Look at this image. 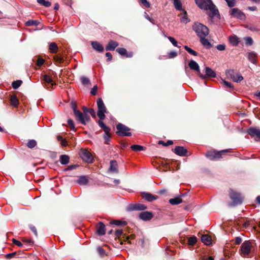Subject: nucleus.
I'll return each instance as SVG.
<instances>
[{
	"mask_svg": "<svg viewBox=\"0 0 260 260\" xmlns=\"http://www.w3.org/2000/svg\"><path fill=\"white\" fill-rule=\"evenodd\" d=\"M168 38L174 46L178 47V43L173 37H168Z\"/></svg>",
	"mask_w": 260,
	"mask_h": 260,
	"instance_id": "obj_47",
	"label": "nucleus"
},
{
	"mask_svg": "<svg viewBox=\"0 0 260 260\" xmlns=\"http://www.w3.org/2000/svg\"><path fill=\"white\" fill-rule=\"evenodd\" d=\"M139 217L143 220H148L151 219L153 217V214L150 212H142L140 213Z\"/></svg>",
	"mask_w": 260,
	"mask_h": 260,
	"instance_id": "obj_14",
	"label": "nucleus"
},
{
	"mask_svg": "<svg viewBox=\"0 0 260 260\" xmlns=\"http://www.w3.org/2000/svg\"><path fill=\"white\" fill-rule=\"evenodd\" d=\"M36 144H37L36 141L34 140H30L27 143V146L29 148H34L36 145Z\"/></svg>",
	"mask_w": 260,
	"mask_h": 260,
	"instance_id": "obj_43",
	"label": "nucleus"
},
{
	"mask_svg": "<svg viewBox=\"0 0 260 260\" xmlns=\"http://www.w3.org/2000/svg\"><path fill=\"white\" fill-rule=\"evenodd\" d=\"M198 242V239L195 236H192L188 238V244H196Z\"/></svg>",
	"mask_w": 260,
	"mask_h": 260,
	"instance_id": "obj_42",
	"label": "nucleus"
},
{
	"mask_svg": "<svg viewBox=\"0 0 260 260\" xmlns=\"http://www.w3.org/2000/svg\"><path fill=\"white\" fill-rule=\"evenodd\" d=\"M26 24L27 26H31V25H37V22L36 21L29 20L26 22Z\"/></svg>",
	"mask_w": 260,
	"mask_h": 260,
	"instance_id": "obj_56",
	"label": "nucleus"
},
{
	"mask_svg": "<svg viewBox=\"0 0 260 260\" xmlns=\"http://www.w3.org/2000/svg\"><path fill=\"white\" fill-rule=\"evenodd\" d=\"M245 43L247 45H251L253 43V40L250 37L245 38Z\"/></svg>",
	"mask_w": 260,
	"mask_h": 260,
	"instance_id": "obj_46",
	"label": "nucleus"
},
{
	"mask_svg": "<svg viewBox=\"0 0 260 260\" xmlns=\"http://www.w3.org/2000/svg\"><path fill=\"white\" fill-rule=\"evenodd\" d=\"M248 133L251 136H255L260 139V130L259 129L251 127L248 129Z\"/></svg>",
	"mask_w": 260,
	"mask_h": 260,
	"instance_id": "obj_18",
	"label": "nucleus"
},
{
	"mask_svg": "<svg viewBox=\"0 0 260 260\" xmlns=\"http://www.w3.org/2000/svg\"><path fill=\"white\" fill-rule=\"evenodd\" d=\"M131 149L135 151H140L144 150L142 146L139 145H134L131 147Z\"/></svg>",
	"mask_w": 260,
	"mask_h": 260,
	"instance_id": "obj_35",
	"label": "nucleus"
},
{
	"mask_svg": "<svg viewBox=\"0 0 260 260\" xmlns=\"http://www.w3.org/2000/svg\"><path fill=\"white\" fill-rule=\"evenodd\" d=\"M174 152L178 155L184 156L187 153V150L183 147L177 146L175 148Z\"/></svg>",
	"mask_w": 260,
	"mask_h": 260,
	"instance_id": "obj_15",
	"label": "nucleus"
},
{
	"mask_svg": "<svg viewBox=\"0 0 260 260\" xmlns=\"http://www.w3.org/2000/svg\"><path fill=\"white\" fill-rule=\"evenodd\" d=\"M60 161L62 165H67L69 162V157L67 155H61L60 156Z\"/></svg>",
	"mask_w": 260,
	"mask_h": 260,
	"instance_id": "obj_29",
	"label": "nucleus"
},
{
	"mask_svg": "<svg viewBox=\"0 0 260 260\" xmlns=\"http://www.w3.org/2000/svg\"><path fill=\"white\" fill-rule=\"evenodd\" d=\"M231 15L234 17L240 19H243L245 17L244 14L237 8H233L230 12Z\"/></svg>",
	"mask_w": 260,
	"mask_h": 260,
	"instance_id": "obj_12",
	"label": "nucleus"
},
{
	"mask_svg": "<svg viewBox=\"0 0 260 260\" xmlns=\"http://www.w3.org/2000/svg\"><path fill=\"white\" fill-rule=\"evenodd\" d=\"M205 37H199L200 38V41L204 46L209 47L210 46V43L209 41L205 38Z\"/></svg>",
	"mask_w": 260,
	"mask_h": 260,
	"instance_id": "obj_32",
	"label": "nucleus"
},
{
	"mask_svg": "<svg viewBox=\"0 0 260 260\" xmlns=\"http://www.w3.org/2000/svg\"><path fill=\"white\" fill-rule=\"evenodd\" d=\"M141 3L146 8H149L150 7V3L147 0H141Z\"/></svg>",
	"mask_w": 260,
	"mask_h": 260,
	"instance_id": "obj_54",
	"label": "nucleus"
},
{
	"mask_svg": "<svg viewBox=\"0 0 260 260\" xmlns=\"http://www.w3.org/2000/svg\"><path fill=\"white\" fill-rule=\"evenodd\" d=\"M188 66L189 67L193 70H194L197 72L199 76L202 78V79H204L205 76H204V75L202 74L201 73L200 67L198 64V63L195 61L193 60H191L188 63Z\"/></svg>",
	"mask_w": 260,
	"mask_h": 260,
	"instance_id": "obj_9",
	"label": "nucleus"
},
{
	"mask_svg": "<svg viewBox=\"0 0 260 260\" xmlns=\"http://www.w3.org/2000/svg\"><path fill=\"white\" fill-rule=\"evenodd\" d=\"M44 80L46 83H51L52 85L54 84L52 78L49 75H45L44 76Z\"/></svg>",
	"mask_w": 260,
	"mask_h": 260,
	"instance_id": "obj_38",
	"label": "nucleus"
},
{
	"mask_svg": "<svg viewBox=\"0 0 260 260\" xmlns=\"http://www.w3.org/2000/svg\"><path fill=\"white\" fill-rule=\"evenodd\" d=\"M110 223L112 224H115L116 225H126V222L125 221H121V220H113L110 222Z\"/></svg>",
	"mask_w": 260,
	"mask_h": 260,
	"instance_id": "obj_34",
	"label": "nucleus"
},
{
	"mask_svg": "<svg viewBox=\"0 0 260 260\" xmlns=\"http://www.w3.org/2000/svg\"><path fill=\"white\" fill-rule=\"evenodd\" d=\"M106 232V227L102 222H100L97 226L96 233L99 235H103Z\"/></svg>",
	"mask_w": 260,
	"mask_h": 260,
	"instance_id": "obj_19",
	"label": "nucleus"
},
{
	"mask_svg": "<svg viewBox=\"0 0 260 260\" xmlns=\"http://www.w3.org/2000/svg\"><path fill=\"white\" fill-rule=\"evenodd\" d=\"M177 55V53L175 51H171L169 53V56L170 58L175 57Z\"/></svg>",
	"mask_w": 260,
	"mask_h": 260,
	"instance_id": "obj_59",
	"label": "nucleus"
},
{
	"mask_svg": "<svg viewBox=\"0 0 260 260\" xmlns=\"http://www.w3.org/2000/svg\"><path fill=\"white\" fill-rule=\"evenodd\" d=\"M205 72L206 73V75H204L205 76L204 79L208 77L214 78L216 76L215 72L209 67L205 68Z\"/></svg>",
	"mask_w": 260,
	"mask_h": 260,
	"instance_id": "obj_17",
	"label": "nucleus"
},
{
	"mask_svg": "<svg viewBox=\"0 0 260 260\" xmlns=\"http://www.w3.org/2000/svg\"><path fill=\"white\" fill-rule=\"evenodd\" d=\"M229 150L228 149L222 150L220 151H209L207 153L206 155L208 157H209L211 159H214L215 158H219L221 157V155L222 154L225 153V152H228Z\"/></svg>",
	"mask_w": 260,
	"mask_h": 260,
	"instance_id": "obj_8",
	"label": "nucleus"
},
{
	"mask_svg": "<svg viewBox=\"0 0 260 260\" xmlns=\"http://www.w3.org/2000/svg\"><path fill=\"white\" fill-rule=\"evenodd\" d=\"M228 75L232 79L234 82H240L243 79L242 75L238 73H235L233 71H229L228 73Z\"/></svg>",
	"mask_w": 260,
	"mask_h": 260,
	"instance_id": "obj_10",
	"label": "nucleus"
},
{
	"mask_svg": "<svg viewBox=\"0 0 260 260\" xmlns=\"http://www.w3.org/2000/svg\"><path fill=\"white\" fill-rule=\"evenodd\" d=\"M72 108L73 109L74 113L76 119L83 124H86V123L90 120V117L88 115V113H89L94 118L96 116L95 111L93 109L84 108V113H82L77 109L76 105L75 103L73 102L72 103Z\"/></svg>",
	"mask_w": 260,
	"mask_h": 260,
	"instance_id": "obj_1",
	"label": "nucleus"
},
{
	"mask_svg": "<svg viewBox=\"0 0 260 260\" xmlns=\"http://www.w3.org/2000/svg\"><path fill=\"white\" fill-rule=\"evenodd\" d=\"M216 48L218 50L222 51L225 49V46L223 44H220V45H218L217 46Z\"/></svg>",
	"mask_w": 260,
	"mask_h": 260,
	"instance_id": "obj_58",
	"label": "nucleus"
},
{
	"mask_svg": "<svg viewBox=\"0 0 260 260\" xmlns=\"http://www.w3.org/2000/svg\"><path fill=\"white\" fill-rule=\"evenodd\" d=\"M109 170L110 172L113 173H117V164L116 161L112 160L110 161V167L109 168Z\"/></svg>",
	"mask_w": 260,
	"mask_h": 260,
	"instance_id": "obj_25",
	"label": "nucleus"
},
{
	"mask_svg": "<svg viewBox=\"0 0 260 260\" xmlns=\"http://www.w3.org/2000/svg\"><path fill=\"white\" fill-rule=\"evenodd\" d=\"M96 251L101 258H104L108 255V252H107L106 250L101 246H98L96 248Z\"/></svg>",
	"mask_w": 260,
	"mask_h": 260,
	"instance_id": "obj_16",
	"label": "nucleus"
},
{
	"mask_svg": "<svg viewBox=\"0 0 260 260\" xmlns=\"http://www.w3.org/2000/svg\"><path fill=\"white\" fill-rule=\"evenodd\" d=\"M202 260H214V258L212 256H209L208 258L204 256Z\"/></svg>",
	"mask_w": 260,
	"mask_h": 260,
	"instance_id": "obj_64",
	"label": "nucleus"
},
{
	"mask_svg": "<svg viewBox=\"0 0 260 260\" xmlns=\"http://www.w3.org/2000/svg\"><path fill=\"white\" fill-rule=\"evenodd\" d=\"M223 82L224 84L228 87L233 88V85L230 82H227L226 81H223Z\"/></svg>",
	"mask_w": 260,
	"mask_h": 260,
	"instance_id": "obj_62",
	"label": "nucleus"
},
{
	"mask_svg": "<svg viewBox=\"0 0 260 260\" xmlns=\"http://www.w3.org/2000/svg\"><path fill=\"white\" fill-rule=\"evenodd\" d=\"M80 80L82 83L85 85L89 84L90 83L89 79L85 77H81Z\"/></svg>",
	"mask_w": 260,
	"mask_h": 260,
	"instance_id": "obj_44",
	"label": "nucleus"
},
{
	"mask_svg": "<svg viewBox=\"0 0 260 260\" xmlns=\"http://www.w3.org/2000/svg\"><path fill=\"white\" fill-rule=\"evenodd\" d=\"M37 2L40 4L46 7H49L51 5V3L49 1H46L45 0H37Z\"/></svg>",
	"mask_w": 260,
	"mask_h": 260,
	"instance_id": "obj_37",
	"label": "nucleus"
},
{
	"mask_svg": "<svg viewBox=\"0 0 260 260\" xmlns=\"http://www.w3.org/2000/svg\"><path fill=\"white\" fill-rule=\"evenodd\" d=\"M255 54L253 52L249 53L248 54V58L249 60L252 62H254L255 60Z\"/></svg>",
	"mask_w": 260,
	"mask_h": 260,
	"instance_id": "obj_48",
	"label": "nucleus"
},
{
	"mask_svg": "<svg viewBox=\"0 0 260 260\" xmlns=\"http://www.w3.org/2000/svg\"><path fill=\"white\" fill-rule=\"evenodd\" d=\"M230 196L235 204H240L243 201V197L241 194L233 190L230 191Z\"/></svg>",
	"mask_w": 260,
	"mask_h": 260,
	"instance_id": "obj_7",
	"label": "nucleus"
},
{
	"mask_svg": "<svg viewBox=\"0 0 260 260\" xmlns=\"http://www.w3.org/2000/svg\"><path fill=\"white\" fill-rule=\"evenodd\" d=\"M174 5L177 10L181 11L184 10L182 8V4L180 0H174Z\"/></svg>",
	"mask_w": 260,
	"mask_h": 260,
	"instance_id": "obj_31",
	"label": "nucleus"
},
{
	"mask_svg": "<svg viewBox=\"0 0 260 260\" xmlns=\"http://www.w3.org/2000/svg\"><path fill=\"white\" fill-rule=\"evenodd\" d=\"M193 30L196 32L197 36L199 37H206L209 34V29L204 24L196 22L192 26Z\"/></svg>",
	"mask_w": 260,
	"mask_h": 260,
	"instance_id": "obj_3",
	"label": "nucleus"
},
{
	"mask_svg": "<svg viewBox=\"0 0 260 260\" xmlns=\"http://www.w3.org/2000/svg\"><path fill=\"white\" fill-rule=\"evenodd\" d=\"M80 155L85 162L91 163L93 160V156L90 152L87 149H82L80 152Z\"/></svg>",
	"mask_w": 260,
	"mask_h": 260,
	"instance_id": "obj_5",
	"label": "nucleus"
},
{
	"mask_svg": "<svg viewBox=\"0 0 260 260\" xmlns=\"http://www.w3.org/2000/svg\"><path fill=\"white\" fill-rule=\"evenodd\" d=\"M97 105L98 108V116L101 120H103L105 118V113L106 112V108L102 99H98Z\"/></svg>",
	"mask_w": 260,
	"mask_h": 260,
	"instance_id": "obj_4",
	"label": "nucleus"
},
{
	"mask_svg": "<svg viewBox=\"0 0 260 260\" xmlns=\"http://www.w3.org/2000/svg\"><path fill=\"white\" fill-rule=\"evenodd\" d=\"M102 120H100L99 121V125L104 129L105 133H108L110 132V128L107 127L102 121Z\"/></svg>",
	"mask_w": 260,
	"mask_h": 260,
	"instance_id": "obj_33",
	"label": "nucleus"
},
{
	"mask_svg": "<svg viewBox=\"0 0 260 260\" xmlns=\"http://www.w3.org/2000/svg\"><path fill=\"white\" fill-rule=\"evenodd\" d=\"M116 51L121 55H126L127 57H131L133 56V53L130 52L126 53V50L123 48H119L117 49Z\"/></svg>",
	"mask_w": 260,
	"mask_h": 260,
	"instance_id": "obj_23",
	"label": "nucleus"
},
{
	"mask_svg": "<svg viewBox=\"0 0 260 260\" xmlns=\"http://www.w3.org/2000/svg\"><path fill=\"white\" fill-rule=\"evenodd\" d=\"M97 91H98V86L96 85H95L92 89H91V92L90 93L92 94V95H95L97 93Z\"/></svg>",
	"mask_w": 260,
	"mask_h": 260,
	"instance_id": "obj_57",
	"label": "nucleus"
},
{
	"mask_svg": "<svg viewBox=\"0 0 260 260\" xmlns=\"http://www.w3.org/2000/svg\"><path fill=\"white\" fill-rule=\"evenodd\" d=\"M44 62V60L42 58H39L37 61V64L38 66H42Z\"/></svg>",
	"mask_w": 260,
	"mask_h": 260,
	"instance_id": "obj_60",
	"label": "nucleus"
},
{
	"mask_svg": "<svg viewBox=\"0 0 260 260\" xmlns=\"http://www.w3.org/2000/svg\"><path fill=\"white\" fill-rule=\"evenodd\" d=\"M181 15H182V17L180 18L181 22L186 24L189 22V19L187 17V13L184 10L181 11Z\"/></svg>",
	"mask_w": 260,
	"mask_h": 260,
	"instance_id": "obj_27",
	"label": "nucleus"
},
{
	"mask_svg": "<svg viewBox=\"0 0 260 260\" xmlns=\"http://www.w3.org/2000/svg\"><path fill=\"white\" fill-rule=\"evenodd\" d=\"M184 48L189 53L194 56H197L198 55V53L196 51L188 47L187 46H185Z\"/></svg>",
	"mask_w": 260,
	"mask_h": 260,
	"instance_id": "obj_40",
	"label": "nucleus"
},
{
	"mask_svg": "<svg viewBox=\"0 0 260 260\" xmlns=\"http://www.w3.org/2000/svg\"><path fill=\"white\" fill-rule=\"evenodd\" d=\"M201 241L204 244L207 242L210 243V244H212V243L214 242L212 241L211 237L207 234L202 235L201 237Z\"/></svg>",
	"mask_w": 260,
	"mask_h": 260,
	"instance_id": "obj_22",
	"label": "nucleus"
},
{
	"mask_svg": "<svg viewBox=\"0 0 260 260\" xmlns=\"http://www.w3.org/2000/svg\"><path fill=\"white\" fill-rule=\"evenodd\" d=\"M49 50L52 53H56L58 51V47L56 43L52 42L49 44Z\"/></svg>",
	"mask_w": 260,
	"mask_h": 260,
	"instance_id": "obj_26",
	"label": "nucleus"
},
{
	"mask_svg": "<svg viewBox=\"0 0 260 260\" xmlns=\"http://www.w3.org/2000/svg\"><path fill=\"white\" fill-rule=\"evenodd\" d=\"M110 136H111V135L110 134V132H109L108 133H105L104 138L105 140V143L106 144H107L108 143V142L110 141Z\"/></svg>",
	"mask_w": 260,
	"mask_h": 260,
	"instance_id": "obj_50",
	"label": "nucleus"
},
{
	"mask_svg": "<svg viewBox=\"0 0 260 260\" xmlns=\"http://www.w3.org/2000/svg\"><path fill=\"white\" fill-rule=\"evenodd\" d=\"M158 143L159 144H162L163 145H164L165 146H167L172 145L173 144V141H171V140H169V141H167V142L164 143L162 141H159Z\"/></svg>",
	"mask_w": 260,
	"mask_h": 260,
	"instance_id": "obj_51",
	"label": "nucleus"
},
{
	"mask_svg": "<svg viewBox=\"0 0 260 260\" xmlns=\"http://www.w3.org/2000/svg\"><path fill=\"white\" fill-rule=\"evenodd\" d=\"M106 56L108 57V60L109 61L112 59V54L110 52H107L106 53Z\"/></svg>",
	"mask_w": 260,
	"mask_h": 260,
	"instance_id": "obj_63",
	"label": "nucleus"
},
{
	"mask_svg": "<svg viewBox=\"0 0 260 260\" xmlns=\"http://www.w3.org/2000/svg\"><path fill=\"white\" fill-rule=\"evenodd\" d=\"M11 103L13 106H17L19 103L18 100L15 96H12L11 98Z\"/></svg>",
	"mask_w": 260,
	"mask_h": 260,
	"instance_id": "obj_39",
	"label": "nucleus"
},
{
	"mask_svg": "<svg viewBox=\"0 0 260 260\" xmlns=\"http://www.w3.org/2000/svg\"><path fill=\"white\" fill-rule=\"evenodd\" d=\"M91 46L95 50L98 52H102L104 51L103 46L98 42H92Z\"/></svg>",
	"mask_w": 260,
	"mask_h": 260,
	"instance_id": "obj_20",
	"label": "nucleus"
},
{
	"mask_svg": "<svg viewBox=\"0 0 260 260\" xmlns=\"http://www.w3.org/2000/svg\"><path fill=\"white\" fill-rule=\"evenodd\" d=\"M197 5L202 9L209 10L213 16L218 14V11L211 0H195Z\"/></svg>",
	"mask_w": 260,
	"mask_h": 260,
	"instance_id": "obj_2",
	"label": "nucleus"
},
{
	"mask_svg": "<svg viewBox=\"0 0 260 260\" xmlns=\"http://www.w3.org/2000/svg\"><path fill=\"white\" fill-rule=\"evenodd\" d=\"M118 45V44L114 41H110L107 46L106 47V49L107 50H114L116 47H117Z\"/></svg>",
	"mask_w": 260,
	"mask_h": 260,
	"instance_id": "obj_21",
	"label": "nucleus"
},
{
	"mask_svg": "<svg viewBox=\"0 0 260 260\" xmlns=\"http://www.w3.org/2000/svg\"><path fill=\"white\" fill-rule=\"evenodd\" d=\"M117 129L119 135L123 136H131V133L129 132V128L121 123L117 124Z\"/></svg>",
	"mask_w": 260,
	"mask_h": 260,
	"instance_id": "obj_6",
	"label": "nucleus"
},
{
	"mask_svg": "<svg viewBox=\"0 0 260 260\" xmlns=\"http://www.w3.org/2000/svg\"><path fill=\"white\" fill-rule=\"evenodd\" d=\"M229 41L233 46H237L239 43V39L235 35L229 37Z\"/></svg>",
	"mask_w": 260,
	"mask_h": 260,
	"instance_id": "obj_24",
	"label": "nucleus"
},
{
	"mask_svg": "<svg viewBox=\"0 0 260 260\" xmlns=\"http://www.w3.org/2000/svg\"><path fill=\"white\" fill-rule=\"evenodd\" d=\"M54 59L57 63H61L62 62V58L58 56H55L54 57Z\"/></svg>",
	"mask_w": 260,
	"mask_h": 260,
	"instance_id": "obj_52",
	"label": "nucleus"
},
{
	"mask_svg": "<svg viewBox=\"0 0 260 260\" xmlns=\"http://www.w3.org/2000/svg\"><path fill=\"white\" fill-rule=\"evenodd\" d=\"M230 7H234L236 4V0H225Z\"/></svg>",
	"mask_w": 260,
	"mask_h": 260,
	"instance_id": "obj_49",
	"label": "nucleus"
},
{
	"mask_svg": "<svg viewBox=\"0 0 260 260\" xmlns=\"http://www.w3.org/2000/svg\"><path fill=\"white\" fill-rule=\"evenodd\" d=\"M146 208H147L146 206H145V205H144L143 204L137 205L135 207V209L138 210H144L146 209Z\"/></svg>",
	"mask_w": 260,
	"mask_h": 260,
	"instance_id": "obj_45",
	"label": "nucleus"
},
{
	"mask_svg": "<svg viewBox=\"0 0 260 260\" xmlns=\"http://www.w3.org/2000/svg\"><path fill=\"white\" fill-rule=\"evenodd\" d=\"M115 236L116 238H118L120 241V244H123V242L125 241V240H128V237L125 235L123 234L122 230H118L115 232Z\"/></svg>",
	"mask_w": 260,
	"mask_h": 260,
	"instance_id": "obj_13",
	"label": "nucleus"
},
{
	"mask_svg": "<svg viewBox=\"0 0 260 260\" xmlns=\"http://www.w3.org/2000/svg\"><path fill=\"white\" fill-rule=\"evenodd\" d=\"M68 124L70 125L71 128L73 129H75V126L73 121L71 119H69L68 120Z\"/></svg>",
	"mask_w": 260,
	"mask_h": 260,
	"instance_id": "obj_55",
	"label": "nucleus"
},
{
	"mask_svg": "<svg viewBox=\"0 0 260 260\" xmlns=\"http://www.w3.org/2000/svg\"><path fill=\"white\" fill-rule=\"evenodd\" d=\"M251 250V245H242L241 246V255L243 257H248Z\"/></svg>",
	"mask_w": 260,
	"mask_h": 260,
	"instance_id": "obj_11",
	"label": "nucleus"
},
{
	"mask_svg": "<svg viewBox=\"0 0 260 260\" xmlns=\"http://www.w3.org/2000/svg\"><path fill=\"white\" fill-rule=\"evenodd\" d=\"M21 83H22L21 80H17L15 81H14V82H13V83L12 84V87L14 89H17L21 85Z\"/></svg>",
	"mask_w": 260,
	"mask_h": 260,
	"instance_id": "obj_41",
	"label": "nucleus"
},
{
	"mask_svg": "<svg viewBox=\"0 0 260 260\" xmlns=\"http://www.w3.org/2000/svg\"><path fill=\"white\" fill-rule=\"evenodd\" d=\"M169 202L172 205H177L182 202V200L180 198L177 197L171 199L169 200Z\"/></svg>",
	"mask_w": 260,
	"mask_h": 260,
	"instance_id": "obj_30",
	"label": "nucleus"
},
{
	"mask_svg": "<svg viewBox=\"0 0 260 260\" xmlns=\"http://www.w3.org/2000/svg\"><path fill=\"white\" fill-rule=\"evenodd\" d=\"M143 197L144 199L149 202H151L152 201L155 200L157 199L156 197L148 193H144Z\"/></svg>",
	"mask_w": 260,
	"mask_h": 260,
	"instance_id": "obj_28",
	"label": "nucleus"
},
{
	"mask_svg": "<svg viewBox=\"0 0 260 260\" xmlns=\"http://www.w3.org/2000/svg\"><path fill=\"white\" fill-rule=\"evenodd\" d=\"M77 182L81 185H85L88 182V179L85 177H81L78 180Z\"/></svg>",
	"mask_w": 260,
	"mask_h": 260,
	"instance_id": "obj_36",
	"label": "nucleus"
},
{
	"mask_svg": "<svg viewBox=\"0 0 260 260\" xmlns=\"http://www.w3.org/2000/svg\"><path fill=\"white\" fill-rule=\"evenodd\" d=\"M16 254V252H14L11 253H8L5 255V257L7 259H11Z\"/></svg>",
	"mask_w": 260,
	"mask_h": 260,
	"instance_id": "obj_53",
	"label": "nucleus"
},
{
	"mask_svg": "<svg viewBox=\"0 0 260 260\" xmlns=\"http://www.w3.org/2000/svg\"><path fill=\"white\" fill-rule=\"evenodd\" d=\"M236 244H240L243 242V240L241 237H238L235 239Z\"/></svg>",
	"mask_w": 260,
	"mask_h": 260,
	"instance_id": "obj_61",
	"label": "nucleus"
}]
</instances>
